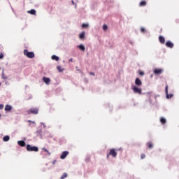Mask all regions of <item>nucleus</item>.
Returning <instances> with one entry per match:
<instances>
[{"mask_svg": "<svg viewBox=\"0 0 179 179\" xmlns=\"http://www.w3.org/2000/svg\"><path fill=\"white\" fill-rule=\"evenodd\" d=\"M141 31L142 33H145V32L146 31V29H145L144 27H141Z\"/></svg>", "mask_w": 179, "mask_h": 179, "instance_id": "31", "label": "nucleus"}, {"mask_svg": "<svg viewBox=\"0 0 179 179\" xmlns=\"http://www.w3.org/2000/svg\"><path fill=\"white\" fill-rule=\"evenodd\" d=\"M43 82H44V83H45V85H50V83H51V79H50V78L48 77H43L42 78Z\"/></svg>", "mask_w": 179, "mask_h": 179, "instance_id": "6", "label": "nucleus"}, {"mask_svg": "<svg viewBox=\"0 0 179 179\" xmlns=\"http://www.w3.org/2000/svg\"><path fill=\"white\" fill-rule=\"evenodd\" d=\"M107 29H108V27L107 26V24H103V31H107Z\"/></svg>", "mask_w": 179, "mask_h": 179, "instance_id": "27", "label": "nucleus"}, {"mask_svg": "<svg viewBox=\"0 0 179 179\" xmlns=\"http://www.w3.org/2000/svg\"><path fill=\"white\" fill-rule=\"evenodd\" d=\"M160 122H161L162 124H166V122H167V120H166L165 117H161V119H160Z\"/></svg>", "mask_w": 179, "mask_h": 179, "instance_id": "20", "label": "nucleus"}, {"mask_svg": "<svg viewBox=\"0 0 179 179\" xmlns=\"http://www.w3.org/2000/svg\"><path fill=\"white\" fill-rule=\"evenodd\" d=\"M159 40L161 44H164V43H166V39L163 37V36H159Z\"/></svg>", "mask_w": 179, "mask_h": 179, "instance_id": "16", "label": "nucleus"}, {"mask_svg": "<svg viewBox=\"0 0 179 179\" xmlns=\"http://www.w3.org/2000/svg\"><path fill=\"white\" fill-rule=\"evenodd\" d=\"M139 75H141V76H143V75H145V73L143 71H141L139 73Z\"/></svg>", "mask_w": 179, "mask_h": 179, "instance_id": "34", "label": "nucleus"}, {"mask_svg": "<svg viewBox=\"0 0 179 179\" xmlns=\"http://www.w3.org/2000/svg\"><path fill=\"white\" fill-rule=\"evenodd\" d=\"M56 162H57V161H55V160L53 161V162H52V164H55Z\"/></svg>", "mask_w": 179, "mask_h": 179, "instance_id": "42", "label": "nucleus"}, {"mask_svg": "<svg viewBox=\"0 0 179 179\" xmlns=\"http://www.w3.org/2000/svg\"><path fill=\"white\" fill-rule=\"evenodd\" d=\"M57 71L59 72H64V69H62V67H61V66H57Z\"/></svg>", "mask_w": 179, "mask_h": 179, "instance_id": "26", "label": "nucleus"}, {"mask_svg": "<svg viewBox=\"0 0 179 179\" xmlns=\"http://www.w3.org/2000/svg\"><path fill=\"white\" fill-rule=\"evenodd\" d=\"M32 124H34V122H32Z\"/></svg>", "mask_w": 179, "mask_h": 179, "instance_id": "44", "label": "nucleus"}, {"mask_svg": "<svg viewBox=\"0 0 179 179\" xmlns=\"http://www.w3.org/2000/svg\"><path fill=\"white\" fill-rule=\"evenodd\" d=\"M3 58V54L1 53L0 54V59H2Z\"/></svg>", "mask_w": 179, "mask_h": 179, "instance_id": "36", "label": "nucleus"}, {"mask_svg": "<svg viewBox=\"0 0 179 179\" xmlns=\"http://www.w3.org/2000/svg\"><path fill=\"white\" fill-rule=\"evenodd\" d=\"M47 132H48L47 130L44 131L43 135H45V134H47Z\"/></svg>", "mask_w": 179, "mask_h": 179, "instance_id": "40", "label": "nucleus"}, {"mask_svg": "<svg viewBox=\"0 0 179 179\" xmlns=\"http://www.w3.org/2000/svg\"><path fill=\"white\" fill-rule=\"evenodd\" d=\"M17 144L19 145V146H21L22 148L26 146V142H24V141H18Z\"/></svg>", "mask_w": 179, "mask_h": 179, "instance_id": "15", "label": "nucleus"}, {"mask_svg": "<svg viewBox=\"0 0 179 179\" xmlns=\"http://www.w3.org/2000/svg\"><path fill=\"white\" fill-rule=\"evenodd\" d=\"M78 48H79V50H80L81 51H85L86 50V47H85V45L83 44H80L78 46Z\"/></svg>", "mask_w": 179, "mask_h": 179, "instance_id": "13", "label": "nucleus"}, {"mask_svg": "<svg viewBox=\"0 0 179 179\" xmlns=\"http://www.w3.org/2000/svg\"><path fill=\"white\" fill-rule=\"evenodd\" d=\"M139 6H146V1H142L141 2H140Z\"/></svg>", "mask_w": 179, "mask_h": 179, "instance_id": "24", "label": "nucleus"}, {"mask_svg": "<svg viewBox=\"0 0 179 179\" xmlns=\"http://www.w3.org/2000/svg\"><path fill=\"white\" fill-rule=\"evenodd\" d=\"M52 59H53L55 61H59V57H58V56H57V55H52Z\"/></svg>", "mask_w": 179, "mask_h": 179, "instance_id": "21", "label": "nucleus"}, {"mask_svg": "<svg viewBox=\"0 0 179 179\" xmlns=\"http://www.w3.org/2000/svg\"><path fill=\"white\" fill-rule=\"evenodd\" d=\"M147 145L150 149H152V148H153V144H152V143H148Z\"/></svg>", "mask_w": 179, "mask_h": 179, "instance_id": "28", "label": "nucleus"}, {"mask_svg": "<svg viewBox=\"0 0 179 179\" xmlns=\"http://www.w3.org/2000/svg\"><path fill=\"white\" fill-rule=\"evenodd\" d=\"M41 125H42L44 129L47 128V125L44 122H41Z\"/></svg>", "mask_w": 179, "mask_h": 179, "instance_id": "30", "label": "nucleus"}, {"mask_svg": "<svg viewBox=\"0 0 179 179\" xmlns=\"http://www.w3.org/2000/svg\"><path fill=\"white\" fill-rule=\"evenodd\" d=\"M80 40H85L86 38V32L83 31L79 34Z\"/></svg>", "mask_w": 179, "mask_h": 179, "instance_id": "10", "label": "nucleus"}, {"mask_svg": "<svg viewBox=\"0 0 179 179\" xmlns=\"http://www.w3.org/2000/svg\"><path fill=\"white\" fill-rule=\"evenodd\" d=\"M43 150H44V152H46V153H48V156L51 155V153H50V151H48V150H47L45 148H43Z\"/></svg>", "mask_w": 179, "mask_h": 179, "instance_id": "29", "label": "nucleus"}, {"mask_svg": "<svg viewBox=\"0 0 179 179\" xmlns=\"http://www.w3.org/2000/svg\"><path fill=\"white\" fill-rule=\"evenodd\" d=\"M0 86H1V83H0Z\"/></svg>", "mask_w": 179, "mask_h": 179, "instance_id": "45", "label": "nucleus"}, {"mask_svg": "<svg viewBox=\"0 0 179 179\" xmlns=\"http://www.w3.org/2000/svg\"><path fill=\"white\" fill-rule=\"evenodd\" d=\"M71 3L73 5H75V8H76V3H75V1H73V0L71 1Z\"/></svg>", "mask_w": 179, "mask_h": 179, "instance_id": "35", "label": "nucleus"}, {"mask_svg": "<svg viewBox=\"0 0 179 179\" xmlns=\"http://www.w3.org/2000/svg\"><path fill=\"white\" fill-rule=\"evenodd\" d=\"M68 155H69V152L68 151H64L61 156H60V159H62V160H64V159L66 158V156H68Z\"/></svg>", "mask_w": 179, "mask_h": 179, "instance_id": "8", "label": "nucleus"}, {"mask_svg": "<svg viewBox=\"0 0 179 179\" xmlns=\"http://www.w3.org/2000/svg\"><path fill=\"white\" fill-rule=\"evenodd\" d=\"M3 108V104H0V110H2Z\"/></svg>", "mask_w": 179, "mask_h": 179, "instance_id": "37", "label": "nucleus"}, {"mask_svg": "<svg viewBox=\"0 0 179 179\" xmlns=\"http://www.w3.org/2000/svg\"><path fill=\"white\" fill-rule=\"evenodd\" d=\"M73 61V59H70L69 60V62H72Z\"/></svg>", "mask_w": 179, "mask_h": 179, "instance_id": "39", "label": "nucleus"}, {"mask_svg": "<svg viewBox=\"0 0 179 179\" xmlns=\"http://www.w3.org/2000/svg\"><path fill=\"white\" fill-rule=\"evenodd\" d=\"M38 136H40L41 139H43V136H44V134H43V130L41 129H38L36 131Z\"/></svg>", "mask_w": 179, "mask_h": 179, "instance_id": "9", "label": "nucleus"}, {"mask_svg": "<svg viewBox=\"0 0 179 179\" xmlns=\"http://www.w3.org/2000/svg\"><path fill=\"white\" fill-rule=\"evenodd\" d=\"M145 157H146V155H145V154H142V155H141V159H145Z\"/></svg>", "mask_w": 179, "mask_h": 179, "instance_id": "32", "label": "nucleus"}, {"mask_svg": "<svg viewBox=\"0 0 179 179\" xmlns=\"http://www.w3.org/2000/svg\"><path fill=\"white\" fill-rule=\"evenodd\" d=\"M163 69H155L154 71L155 75H162L163 73Z\"/></svg>", "mask_w": 179, "mask_h": 179, "instance_id": "7", "label": "nucleus"}, {"mask_svg": "<svg viewBox=\"0 0 179 179\" xmlns=\"http://www.w3.org/2000/svg\"><path fill=\"white\" fill-rule=\"evenodd\" d=\"M5 85H9V83L8 81H6Z\"/></svg>", "mask_w": 179, "mask_h": 179, "instance_id": "41", "label": "nucleus"}, {"mask_svg": "<svg viewBox=\"0 0 179 179\" xmlns=\"http://www.w3.org/2000/svg\"><path fill=\"white\" fill-rule=\"evenodd\" d=\"M166 45L169 48H173V47H174V43H173L171 41H168L166 43Z\"/></svg>", "mask_w": 179, "mask_h": 179, "instance_id": "12", "label": "nucleus"}, {"mask_svg": "<svg viewBox=\"0 0 179 179\" xmlns=\"http://www.w3.org/2000/svg\"><path fill=\"white\" fill-rule=\"evenodd\" d=\"M135 85L136 86H142V80L139 78H136Z\"/></svg>", "mask_w": 179, "mask_h": 179, "instance_id": "11", "label": "nucleus"}, {"mask_svg": "<svg viewBox=\"0 0 179 179\" xmlns=\"http://www.w3.org/2000/svg\"><path fill=\"white\" fill-rule=\"evenodd\" d=\"M146 95L148 96V99H150V92H147Z\"/></svg>", "mask_w": 179, "mask_h": 179, "instance_id": "33", "label": "nucleus"}, {"mask_svg": "<svg viewBox=\"0 0 179 179\" xmlns=\"http://www.w3.org/2000/svg\"><path fill=\"white\" fill-rule=\"evenodd\" d=\"M165 93L166 94V99H171V97H173V94H169V86L167 85H166V87H165Z\"/></svg>", "mask_w": 179, "mask_h": 179, "instance_id": "5", "label": "nucleus"}, {"mask_svg": "<svg viewBox=\"0 0 179 179\" xmlns=\"http://www.w3.org/2000/svg\"><path fill=\"white\" fill-rule=\"evenodd\" d=\"M1 79H3L4 80H6V79H8V76H5V73H3V71L1 73Z\"/></svg>", "mask_w": 179, "mask_h": 179, "instance_id": "23", "label": "nucleus"}, {"mask_svg": "<svg viewBox=\"0 0 179 179\" xmlns=\"http://www.w3.org/2000/svg\"><path fill=\"white\" fill-rule=\"evenodd\" d=\"M2 117V115L0 113V117Z\"/></svg>", "mask_w": 179, "mask_h": 179, "instance_id": "43", "label": "nucleus"}, {"mask_svg": "<svg viewBox=\"0 0 179 179\" xmlns=\"http://www.w3.org/2000/svg\"><path fill=\"white\" fill-rule=\"evenodd\" d=\"M5 111H12V106L10 105H6L5 106Z\"/></svg>", "mask_w": 179, "mask_h": 179, "instance_id": "17", "label": "nucleus"}, {"mask_svg": "<svg viewBox=\"0 0 179 179\" xmlns=\"http://www.w3.org/2000/svg\"><path fill=\"white\" fill-rule=\"evenodd\" d=\"M90 75H92V76H94V73L90 72Z\"/></svg>", "mask_w": 179, "mask_h": 179, "instance_id": "38", "label": "nucleus"}, {"mask_svg": "<svg viewBox=\"0 0 179 179\" xmlns=\"http://www.w3.org/2000/svg\"><path fill=\"white\" fill-rule=\"evenodd\" d=\"M29 113H31V114H38V109H37V108H31L29 110Z\"/></svg>", "mask_w": 179, "mask_h": 179, "instance_id": "14", "label": "nucleus"}, {"mask_svg": "<svg viewBox=\"0 0 179 179\" xmlns=\"http://www.w3.org/2000/svg\"><path fill=\"white\" fill-rule=\"evenodd\" d=\"M24 55H26L27 58H34V52H29L27 50H24Z\"/></svg>", "mask_w": 179, "mask_h": 179, "instance_id": "3", "label": "nucleus"}, {"mask_svg": "<svg viewBox=\"0 0 179 179\" xmlns=\"http://www.w3.org/2000/svg\"><path fill=\"white\" fill-rule=\"evenodd\" d=\"M68 177V174L66 173H64L63 175L61 176V179H64Z\"/></svg>", "mask_w": 179, "mask_h": 179, "instance_id": "25", "label": "nucleus"}, {"mask_svg": "<svg viewBox=\"0 0 179 179\" xmlns=\"http://www.w3.org/2000/svg\"><path fill=\"white\" fill-rule=\"evenodd\" d=\"M28 13H30V15H36V10L31 9V10H28Z\"/></svg>", "mask_w": 179, "mask_h": 179, "instance_id": "22", "label": "nucleus"}, {"mask_svg": "<svg viewBox=\"0 0 179 179\" xmlns=\"http://www.w3.org/2000/svg\"><path fill=\"white\" fill-rule=\"evenodd\" d=\"M108 156L117 157V152H115V149H110L109 153L107 155V158H108Z\"/></svg>", "mask_w": 179, "mask_h": 179, "instance_id": "4", "label": "nucleus"}, {"mask_svg": "<svg viewBox=\"0 0 179 179\" xmlns=\"http://www.w3.org/2000/svg\"><path fill=\"white\" fill-rule=\"evenodd\" d=\"M131 90H133L134 93L136 94H142V88H139V87L136 85H132Z\"/></svg>", "mask_w": 179, "mask_h": 179, "instance_id": "1", "label": "nucleus"}, {"mask_svg": "<svg viewBox=\"0 0 179 179\" xmlns=\"http://www.w3.org/2000/svg\"><path fill=\"white\" fill-rule=\"evenodd\" d=\"M27 152H38V148L36 146H31L30 144L27 145Z\"/></svg>", "mask_w": 179, "mask_h": 179, "instance_id": "2", "label": "nucleus"}, {"mask_svg": "<svg viewBox=\"0 0 179 179\" xmlns=\"http://www.w3.org/2000/svg\"><path fill=\"white\" fill-rule=\"evenodd\" d=\"M81 27L83 29H87L89 27V23H83Z\"/></svg>", "mask_w": 179, "mask_h": 179, "instance_id": "19", "label": "nucleus"}, {"mask_svg": "<svg viewBox=\"0 0 179 179\" xmlns=\"http://www.w3.org/2000/svg\"><path fill=\"white\" fill-rule=\"evenodd\" d=\"M9 139H10V137H9V136H6L3 138V141L9 142Z\"/></svg>", "mask_w": 179, "mask_h": 179, "instance_id": "18", "label": "nucleus"}]
</instances>
